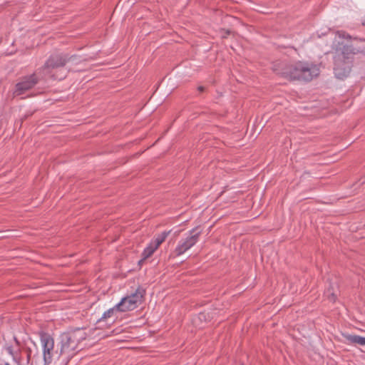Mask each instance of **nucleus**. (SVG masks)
Instances as JSON below:
<instances>
[{"label": "nucleus", "instance_id": "f257e3e1", "mask_svg": "<svg viewBox=\"0 0 365 365\" xmlns=\"http://www.w3.org/2000/svg\"><path fill=\"white\" fill-rule=\"evenodd\" d=\"M333 49L334 51V72L337 78L343 79L349 75L353 66L354 56L361 51L351 45H344L340 42L335 44Z\"/></svg>", "mask_w": 365, "mask_h": 365}, {"label": "nucleus", "instance_id": "f03ea898", "mask_svg": "<svg viewBox=\"0 0 365 365\" xmlns=\"http://www.w3.org/2000/svg\"><path fill=\"white\" fill-rule=\"evenodd\" d=\"M278 73L290 81L309 82L319 76V68L313 63L299 61L285 65Z\"/></svg>", "mask_w": 365, "mask_h": 365}, {"label": "nucleus", "instance_id": "7ed1b4c3", "mask_svg": "<svg viewBox=\"0 0 365 365\" xmlns=\"http://www.w3.org/2000/svg\"><path fill=\"white\" fill-rule=\"evenodd\" d=\"M86 338V334L82 329L61 334L58 345H59V354L63 362L67 363L75 355L79 343Z\"/></svg>", "mask_w": 365, "mask_h": 365}, {"label": "nucleus", "instance_id": "20e7f679", "mask_svg": "<svg viewBox=\"0 0 365 365\" xmlns=\"http://www.w3.org/2000/svg\"><path fill=\"white\" fill-rule=\"evenodd\" d=\"M40 342L42 349V356L43 365H50L56 361L60 360L59 349L57 344L55 347L53 338L48 334L41 333L40 335Z\"/></svg>", "mask_w": 365, "mask_h": 365}, {"label": "nucleus", "instance_id": "39448f33", "mask_svg": "<svg viewBox=\"0 0 365 365\" xmlns=\"http://www.w3.org/2000/svg\"><path fill=\"white\" fill-rule=\"evenodd\" d=\"M200 235L201 231L198 230V227H195L190 230L188 237L179 241L174 251L175 255H182L186 251L192 247L198 242Z\"/></svg>", "mask_w": 365, "mask_h": 365}, {"label": "nucleus", "instance_id": "423d86ee", "mask_svg": "<svg viewBox=\"0 0 365 365\" xmlns=\"http://www.w3.org/2000/svg\"><path fill=\"white\" fill-rule=\"evenodd\" d=\"M170 230L164 231L158 235L154 240L151 241L148 247L143 250L142 253V259L138 261V264L143 263V261L149 258L153 255L155 251L159 247V246L165 240L168 235L170 233Z\"/></svg>", "mask_w": 365, "mask_h": 365}, {"label": "nucleus", "instance_id": "0eeeda50", "mask_svg": "<svg viewBox=\"0 0 365 365\" xmlns=\"http://www.w3.org/2000/svg\"><path fill=\"white\" fill-rule=\"evenodd\" d=\"M38 81V78L35 73L23 78L16 84L14 95L17 96L24 94L25 92L32 88Z\"/></svg>", "mask_w": 365, "mask_h": 365}, {"label": "nucleus", "instance_id": "6e6552de", "mask_svg": "<svg viewBox=\"0 0 365 365\" xmlns=\"http://www.w3.org/2000/svg\"><path fill=\"white\" fill-rule=\"evenodd\" d=\"M137 306V290L130 294L123 297L119 303L116 304V308L120 312H127L133 310Z\"/></svg>", "mask_w": 365, "mask_h": 365}, {"label": "nucleus", "instance_id": "1a4fd4ad", "mask_svg": "<svg viewBox=\"0 0 365 365\" xmlns=\"http://www.w3.org/2000/svg\"><path fill=\"white\" fill-rule=\"evenodd\" d=\"M67 61L68 59L65 56L61 54L53 55L46 62L43 71H45L46 74H48L50 72V68L63 66Z\"/></svg>", "mask_w": 365, "mask_h": 365}, {"label": "nucleus", "instance_id": "9d476101", "mask_svg": "<svg viewBox=\"0 0 365 365\" xmlns=\"http://www.w3.org/2000/svg\"><path fill=\"white\" fill-rule=\"evenodd\" d=\"M14 344L9 345L6 346V350L9 355L13 358V360L17 363L18 365H21V348L19 341L16 337L14 338Z\"/></svg>", "mask_w": 365, "mask_h": 365}, {"label": "nucleus", "instance_id": "9b49d317", "mask_svg": "<svg viewBox=\"0 0 365 365\" xmlns=\"http://www.w3.org/2000/svg\"><path fill=\"white\" fill-rule=\"evenodd\" d=\"M345 339L348 341V343L351 344H359L361 346L365 345V337H362L358 335H352V334H343Z\"/></svg>", "mask_w": 365, "mask_h": 365}, {"label": "nucleus", "instance_id": "f8f14e48", "mask_svg": "<svg viewBox=\"0 0 365 365\" xmlns=\"http://www.w3.org/2000/svg\"><path fill=\"white\" fill-rule=\"evenodd\" d=\"M115 311H118L116 308V305L115 307H113V308H110L109 309H108L106 312H105L103 314V316L101 317V319H98V322H101L102 321L108 319V318H110L114 313V312Z\"/></svg>", "mask_w": 365, "mask_h": 365}, {"label": "nucleus", "instance_id": "ddd939ff", "mask_svg": "<svg viewBox=\"0 0 365 365\" xmlns=\"http://www.w3.org/2000/svg\"><path fill=\"white\" fill-rule=\"evenodd\" d=\"M336 35L340 38H346V39H351V36L349 34H346V32H344L343 31H337L336 32Z\"/></svg>", "mask_w": 365, "mask_h": 365}, {"label": "nucleus", "instance_id": "4468645a", "mask_svg": "<svg viewBox=\"0 0 365 365\" xmlns=\"http://www.w3.org/2000/svg\"><path fill=\"white\" fill-rule=\"evenodd\" d=\"M30 360H31V349H29L28 351H27V356H26L27 364H29L30 362Z\"/></svg>", "mask_w": 365, "mask_h": 365}, {"label": "nucleus", "instance_id": "2eb2a0df", "mask_svg": "<svg viewBox=\"0 0 365 365\" xmlns=\"http://www.w3.org/2000/svg\"><path fill=\"white\" fill-rule=\"evenodd\" d=\"M138 298L139 297H143V294H145V290L143 289H140L139 287H138Z\"/></svg>", "mask_w": 365, "mask_h": 365}, {"label": "nucleus", "instance_id": "dca6fc26", "mask_svg": "<svg viewBox=\"0 0 365 365\" xmlns=\"http://www.w3.org/2000/svg\"><path fill=\"white\" fill-rule=\"evenodd\" d=\"M328 298H329V299L330 301H331V302H334V301H335V299H336V296H335L333 293H331V294H329V295L328 296Z\"/></svg>", "mask_w": 365, "mask_h": 365}, {"label": "nucleus", "instance_id": "f3484780", "mask_svg": "<svg viewBox=\"0 0 365 365\" xmlns=\"http://www.w3.org/2000/svg\"><path fill=\"white\" fill-rule=\"evenodd\" d=\"M205 90V88L204 86H200L197 87V91L199 92H203Z\"/></svg>", "mask_w": 365, "mask_h": 365}, {"label": "nucleus", "instance_id": "a211bd4d", "mask_svg": "<svg viewBox=\"0 0 365 365\" xmlns=\"http://www.w3.org/2000/svg\"><path fill=\"white\" fill-rule=\"evenodd\" d=\"M139 323H140V324H145L146 323V322H145V320L143 319V322H142L138 321V324H139Z\"/></svg>", "mask_w": 365, "mask_h": 365}, {"label": "nucleus", "instance_id": "6ab92c4d", "mask_svg": "<svg viewBox=\"0 0 365 365\" xmlns=\"http://www.w3.org/2000/svg\"><path fill=\"white\" fill-rule=\"evenodd\" d=\"M5 365H10V364H9V363H6V364H5Z\"/></svg>", "mask_w": 365, "mask_h": 365}, {"label": "nucleus", "instance_id": "aec40b11", "mask_svg": "<svg viewBox=\"0 0 365 365\" xmlns=\"http://www.w3.org/2000/svg\"><path fill=\"white\" fill-rule=\"evenodd\" d=\"M363 25H365V21L363 22Z\"/></svg>", "mask_w": 365, "mask_h": 365}]
</instances>
